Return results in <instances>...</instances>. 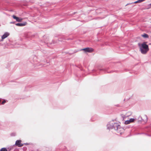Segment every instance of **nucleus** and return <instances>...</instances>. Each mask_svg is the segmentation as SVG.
<instances>
[{"label": "nucleus", "instance_id": "nucleus-1", "mask_svg": "<svg viewBox=\"0 0 151 151\" xmlns=\"http://www.w3.org/2000/svg\"><path fill=\"white\" fill-rule=\"evenodd\" d=\"M107 129L109 130L114 129L117 132L121 134L124 129L118 123L114 122L113 121L109 122L107 124Z\"/></svg>", "mask_w": 151, "mask_h": 151}, {"label": "nucleus", "instance_id": "nucleus-2", "mask_svg": "<svg viewBox=\"0 0 151 151\" xmlns=\"http://www.w3.org/2000/svg\"><path fill=\"white\" fill-rule=\"evenodd\" d=\"M146 42H144L142 44L139 43L138 45L140 48V50L142 54H146L149 50V48L148 45H147Z\"/></svg>", "mask_w": 151, "mask_h": 151}, {"label": "nucleus", "instance_id": "nucleus-3", "mask_svg": "<svg viewBox=\"0 0 151 151\" xmlns=\"http://www.w3.org/2000/svg\"><path fill=\"white\" fill-rule=\"evenodd\" d=\"M81 51H83L85 52L91 53L93 51V49L91 47H86L80 50Z\"/></svg>", "mask_w": 151, "mask_h": 151}, {"label": "nucleus", "instance_id": "nucleus-4", "mask_svg": "<svg viewBox=\"0 0 151 151\" xmlns=\"http://www.w3.org/2000/svg\"><path fill=\"white\" fill-rule=\"evenodd\" d=\"M9 35V33L7 32H5L4 34L1 36V39H0V41H2L3 39L7 37Z\"/></svg>", "mask_w": 151, "mask_h": 151}, {"label": "nucleus", "instance_id": "nucleus-5", "mask_svg": "<svg viewBox=\"0 0 151 151\" xmlns=\"http://www.w3.org/2000/svg\"><path fill=\"white\" fill-rule=\"evenodd\" d=\"M21 140H19L16 141L15 145L19 147H21L24 144L21 143Z\"/></svg>", "mask_w": 151, "mask_h": 151}, {"label": "nucleus", "instance_id": "nucleus-6", "mask_svg": "<svg viewBox=\"0 0 151 151\" xmlns=\"http://www.w3.org/2000/svg\"><path fill=\"white\" fill-rule=\"evenodd\" d=\"M135 120V119L134 118H131L129 120L126 121L124 122V123L126 124H129L130 123L134 122Z\"/></svg>", "mask_w": 151, "mask_h": 151}, {"label": "nucleus", "instance_id": "nucleus-7", "mask_svg": "<svg viewBox=\"0 0 151 151\" xmlns=\"http://www.w3.org/2000/svg\"><path fill=\"white\" fill-rule=\"evenodd\" d=\"M12 17L14 19H16V21L19 22H21L22 19V18L17 17L15 15H13L12 16Z\"/></svg>", "mask_w": 151, "mask_h": 151}, {"label": "nucleus", "instance_id": "nucleus-8", "mask_svg": "<svg viewBox=\"0 0 151 151\" xmlns=\"http://www.w3.org/2000/svg\"><path fill=\"white\" fill-rule=\"evenodd\" d=\"M17 26L19 27H23L26 25L27 22H24L23 23H17L15 24Z\"/></svg>", "mask_w": 151, "mask_h": 151}, {"label": "nucleus", "instance_id": "nucleus-9", "mask_svg": "<svg viewBox=\"0 0 151 151\" xmlns=\"http://www.w3.org/2000/svg\"><path fill=\"white\" fill-rule=\"evenodd\" d=\"M99 70L100 71H101V70H102V71H106L107 73H112L113 72V71H110V72H109V71H107V69L106 68H101V69H99Z\"/></svg>", "mask_w": 151, "mask_h": 151}, {"label": "nucleus", "instance_id": "nucleus-10", "mask_svg": "<svg viewBox=\"0 0 151 151\" xmlns=\"http://www.w3.org/2000/svg\"><path fill=\"white\" fill-rule=\"evenodd\" d=\"M141 36L144 38H147L149 37L148 35L146 33H144L143 34L141 35Z\"/></svg>", "mask_w": 151, "mask_h": 151}, {"label": "nucleus", "instance_id": "nucleus-11", "mask_svg": "<svg viewBox=\"0 0 151 151\" xmlns=\"http://www.w3.org/2000/svg\"><path fill=\"white\" fill-rule=\"evenodd\" d=\"M145 0H138L136 1L133 2V3H134V4H137V3H140L142 2L143 1Z\"/></svg>", "mask_w": 151, "mask_h": 151}, {"label": "nucleus", "instance_id": "nucleus-12", "mask_svg": "<svg viewBox=\"0 0 151 151\" xmlns=\"http://www.w3.org/2000/svg\"><path fill=\"white\" fill-rule=\"evenodd\" d=\"M144 120L142 119V118L140 116H139L138 118V122H142Z\"/></svg>", "mask_w": 151, "mask_h": 151}, {"label": "nucleus", "instance_id": "nucleus-13", "mask_svg": "<svg viewBox=\"0 0 151 151\" xmlns=\"http://www.w3.org/2000/svg\"><path fill=\"white\" fill-rule=\"evenodd\" d=\"M0 151H8V150L5 147H3L0 149Z\"/></svg>", "mask_w": 151, "mask_h": 151}, {"label": "nucleus", "instance_id": "nucleus-14", "mask_svg": "<svg viewBox=\"0 0 151 151\" xmlns=\"http://www.w3.org/2000/svg\"><path fill=\"white\" fill-rule=\"evenodd\" d=\"M145 117H146V119L144 121L145 122H147V121L148 118L146 115H145Z\"/></svg>", "mask_w": 151, "mask_h": 151}, {"label": "nucleus", "instance_id": "nucleus-15", "mask_svg": "<svg viewBox=\"0 0 151 151\" xmlns=\"http://www.w3.org/2000/svg\"><path fill=\"white\" fill-rule=\"evenodd\" d=\"M6 100H3V101L1 102V104H4V103H6Z\"/></svg>", "mask_w": 151, "mask_h": 151}, {"label": "nucleus", "instance_id": "nucleus-16", "mask_svg": "<svg viewBox=\"0 0 151 151\" xmlns=\"http://www.w3.org/2000/svg\"><path fill=\"white\" fill-rule=\"evenodd\" d=\"M20 47L24 48L25 47H26V46L25 45H21L20 46Z\"/></svg>", "mask_w": 151, "mask_h": 151}, {"label": "nucleus", "instance_id": "nucleus-17", "mask_svg": "<svg viewBox=\"0 0 151 151\" xmlns=\"http://www.w3.org/2000/svg\"><path fill=\"white\" fill-rule=\"evenodd\" d=\"M148 7H147V9H150V8H151V4H149L148 5Z\"/></svg>", "mask_w": 151, "mask_h": 151}, {"label": "nucleus", "instance_id": "nucleus-18", "mask_svg": "<svg viewBox=\"0 0 151 151\" xmlns=\"http://www.w3.org/2000/svg\"><path fill=\"white\" fill-rule=\"evenodd\" d=\"M134 3H133V2H132V3H128L125 6H127L129 5V4H134Z\"/></svg>", "mask_w": 151, "mask_h": 151}, {"label": "nucleus", "instance_id": "nucleus-19", "mask_svg": "<svg viewBox=\"0 0 151 151\" xmlns=\"http://www.w3.org/2000/svg\"><path fill=\"white\" fill-rule=\"evenodd\" d=\"M12 149V147H10L8 148V151H10Z\"/></svg>", "mask_w": 151, "mask_h": 151}, {"label": "nucleus", "instance_id": "nucleus-20", "mask_svg": "<svg viewBox=\"0 0 151 151\" xmlns=\"http://www.w3.org/2000/svg\"><path fill=\"white\" fill-rule=\"evenodd\" d=\"M11 136H15V134L14 133H12L11 134Z\"/></svg>", "mask_w": 151, "mask_h": 151}, {"label": "nucleus", "instance_id": "nucleus-21", "mask_svg": "<svg viewBox=\"0 0 151 151\" xmlns=\"http://www.w3.org/2000/svg\"><path fill=\"white\" fill-rule=\"evenodd\" d=\"M15 22H10V24H14Z\"/></svg>", "mask_w": 151, "mask_h": 151}, {"label": "nucleus", "instance_id": "nucleus-22", "mask_svg": "<svg viewBox=\"0 0 151 151\" xmlns=\"http://www.w3.org/2000/svg\"><path fill=\"white\" fill-rule=\"evenodd\" d=\"M48 65H45V64H43V67H45V66H48Z\"/></svg>", "mask_w": 151, "mask_h": 151}, {"label": "nucleus", "instance_id": "nucleus-23", "mask_svg": "<svg viewBox=\"0 0 151 151\" xmlns=\"http://www.w3.org/2000/svg\"><path fill=\"white\" fill-rule=\"evenodd\" d=\"M76 13H77V12H74L72 14V15H73V14H76Z\"/></svg>", "mask_w": 151, "mask_h": 151}, {"label": "nucleus", "instance_id": "nucleus-24", "mask_svg": "<svg viewBox=\"0 0 151 151\" xmlns=\"http://www.w3.org/2000/svg\"><path fill=\"white\" fill-rule=\"evenodd\" d=\"M24 144L25 145H28V144L27 143H24Z\"/></svg>", "mask_w": 151, "mask_h": 151}, {"label": "nucleus", "instance_id": "nucleus-25", "mask_svg": "<svg viewBox=\"0 0 151 151\" xmlns=\"http://www.w3.org/2000/svg\"><path fill=\"white\" fill-rule=\"evenodd\" d=\"M33 62H34V64H36V63H35V61H34L33 60Z\"/></svg>", "mask_w": 151, "mask_h": 151}, {"label": "nucleus", "instance_id": "nucleus-26", "mask_svg": "<svg viewBox=\"0 0 151 151\" xmlns=\"http://www.w3.org/2000/svg\"><path fill=\"white\" fill-rule=\"evenodd\" d=\"M144 134V133H138V134Z\"/></svg>", "mask_w": 151, "mask_h": 151}, {"label": "nucleus", "instance_id": "nucleus-27", "mask_svg": "<svg viewBox=\"0 0 151 151\" xmlns=\"http://www.w3.org/2000/svg\"><path fill=\"white\" fill-rule=\"evenodd\" d=\"M1 100L0 99V104H1Z\"/></svg>", "mask_w": 151, "mask_h": 151}, {"label": "nucleus", "instance_id": "nucleus-28", "mask_svg": "<svg viewBox=\"0 0 151 151\" xmlns=\"http://www.w3.org/2000/svg\"><path fill=\"white\" fill-rule=\"evenodd\" d=\"M145 134L148 136V134Z\"/></svg>", "mask_w": 151, "mask_h": 151}, {"label": "nucleus", "instance_id": "nucleus-29", "mask_svg": "<svg viewBox=\"0 0 151 151\" xmlns=\"http://www.w3.org/2000/svg\"><path fill=\"white\" fill-rule=\"evenodd\" d=\"M93 70V71H95V72H96V70Z\"/></svg>", "mask_w": 151, "mask_h": 151}, {"label": "nucleus", "instance_id": "nucleus-30", "mask_svg": "<svg viewBox=\"0 0 151 151\" xmlns=\"http://www.w3.org/2000/svg\"><path fill=\"white\" fill-rule=\"evenodd\" d=\"M148 136H150V135L148 134Z\"/></svg>", "mask_w": 151, "mask_h": 151}, {"label": "nucleus", "instance_id": "nucleus-31", "mask_svg": "<svg viewBox=\"0 0 151 151\" xmlns=\"http://www.w3.org/2000/svg\"><path fill=\"white\" fill-rule=\"evenodd\" d=\"M35 58H36V56H35Z\"/></svg>", "mask_w": 151, "mask_h": 151}, {"label": "nucleus", "instance_id": "nucleus-32", "mask_svg": "<svg viewBox=\"0 0 151 151\" xmlns=\"http://www.w3.org/2000/svg\"><path fill=\"white\" fill-rule=\"evenodd\" d=\"M47 63H48V62H47Z\"/></svg>", "mask_w": 151, "mask_h": 151}]
</instances>
